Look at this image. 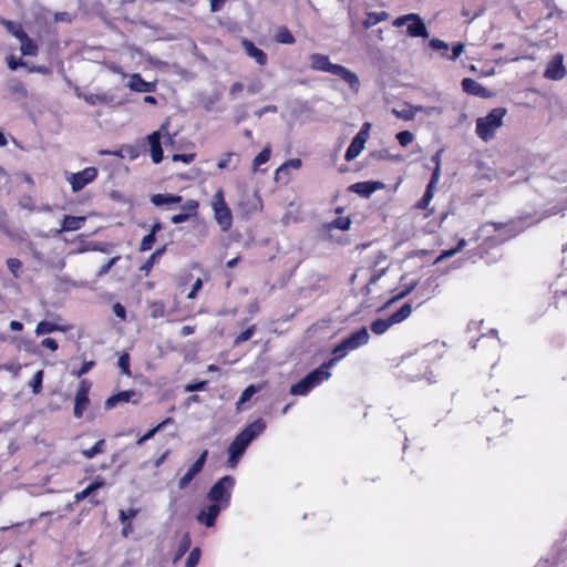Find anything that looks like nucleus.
<instances>
[{
  "label": "nucleus",
  "instance_id": "nucleus-32",
  "mask_svg": "<svg viewBox=\"0 0 567 567\" xmlns=\"http://www.w3.org/2000/svg\"><path fill=\"white\" fill-rule=\"evenodd\" d=\"M173 423L172 417H166L161 423H158L156 426L150 429L143 436H141L137 441V445L144 444L146 441L151 440L158 431L164 429L167 424Z\"/></svg>",
  "mask_w": 567,
  "mask_h": 567
},
{
  "label": "nucleus",
  "instance_id": "nucleus-30",
  "mask_svg": "<svg viewBox=\"0 0 567 567\" xmlns=\"http://www.w3.org/2000/svg\"><path fill=\"white\" fill-rule=\"evenodd\" d=\"M275 41L281 44H293L296 39L291 31L287 27L282 25L278 28L275 34Z\"/></svg>",
  "mask_w": 567,
  "mask_h": 567
},
{
  "label": "nucleus",
  "instance_id": "nucleus-34",
  "mask_svg": "<svg viewBox=\"0 0 567 567\" xmlns=\"http://www.w3.org/2000/svg\"><path fill=\"white\" fill-rule=\"evenodd\" d=\"M466 246V240L465 239H460L456 247L454 248H451V249H446V250H443L439 256L437 258L434 260V264H439L441 262L442 260L446 259V258H451L453 257L454 255H456L457 252H460L464 247Z\"/></svg>",
  "mask_w": 567,
  "mask_h": 567
},
{
  "label": "nucleus",
  "instance_id": "nucleus-35",
  "mask_svg": "<svg viewBox=\"0 0 567 567\" xmlns=\"http://www.w3.org/2000/svg\"><path fill=\"white\" fill-rule=\"evenodd\" d=\"M151 317L154 319L162 318L165 315L166 306L162 300H154L147 302Z\"/></svg>",
  "mask_w": 567,
  "mask_h": 567
},
{
  "label": "nucleus",
  "instance_id": "nucleus-26",
  "mask_svg": "<svg viewBox=\"0 0 567 567\" xmlns=\"http://www.w3.org/2000/svg\"><path fill=\"white\" fill-rule=\"evenodd\" d=\"M85 221L83 216L65 215L62 219L60 231H74L80 229Z\"/></svg>",
  "mask_w": 567,
  "mask_h": 567
},
{
  "label": "nucleus",
  "instance_id": "nucleus-17",
  "mask_svg": "<svg viewBox=\"0 0 567 567\" xmlns=\"http://www.w3.org/2000/svg\"><path fill=\"white\" fill-rule=\"evenodd\" d=\"M127 86L132 91L140 93L154 92L156 90V85L154 82L145 81L138 73H134L130 76Z\"/></svg>",
  "mask_w": 567,
  "mask_h": 567
},
{
  "label": "nucleus",
  "instance_id": "nucleus-24",
  "mask_svg": "<svg viewBox=\"0 0 567 567\" xmlns=\"http://www.w3.org/2000/svg\"><path fill=\"white\" fill-rule=\"evenodd\" d=\"M384 187L385 185L382 182L370 181L357 183V195L368 198L371 194Z\"/></svg>",
  "mask_w": 567,
  "mask_h": 567
},
{
  "label": "nucleus",
  "instance_id": "nucleus-44",
  "mask_svg": "<svg viewBox=\"0 0 567 567\" xmlns=\"http://www.w3.org/2000/svg\"><path fill=\"white\" fill-rule=\"evenodd\" d=\"M156 241V236L148 233L147 235H145L141 243H140V247H138V250L141 252H144V251H148L153 248L154 244Z\"/></svg>",
  "mask_w": 567,
  "mask_h": 567
},
{
  "label": "nucleus",
  "instance_id": "nucleus-57",
  "mask_svg": "<svg viewBox=\"0 0 567 567\" xmlns=\"http://www.w3.org/2000/svg\"><path fill=\"white\" fill-rule=\"evenodd\" d=\"M196 157V154L195 153H188V154H174L172 159L174 162H183L185 164H190L192 162H194Z\"/></svg>",
  "mask_w": 567,
  "mask_h": 567
},
{
  "label": "nucleus",
  "instance_id": "nucleus-49",
  "mask_svg": "<svg viewBox=\"0 0 567 567\" xmlns=\"http://www.w3.org/2000/svg\"><path fill=\"white\" fill-rule=\"evenodd\" d=\"M117 364L123 374L131 377V367H130V355L128 353H123L120 355Z\"/></svg>",
  "mask_w": 567,
  "mask_h": 567
},
{
  "label": "nucleus",
  "instance_id": "nucleus-53",
  "mask_svg": "<svg viewBox=\"0 0 567 567\" xmlns=\"http://www.w3.org/2000/svg\"><path fill=\"white\" fill-rule=\"evenodd\" d=\"M429 44L432 49L442 51V55H447L449 44L446 42L440 39H432Z\"/></svg>",
  "mask_w": 567,
  "mask_h": 567
},
{
  "label": "nucleus",
  "instance_id": "nucleus-38",
  "mask_svg": "<svg viewBox=\"0 0 567 567\" xmlns=\"http://www.w3.org/2000/svg\"><path fill=\"white\" fill-rule=\"evenodd\" d=\"M393 113L396 115V117L409 121L415 117L416 109L414 105L406 104L400 110H394Z\"/></svg>",
  "mask_w": 567,
  "mask_h": 567
},
{
  "label": "nucleus",
  "instance_id": "nucleus-22",
  "mask_svg": "<svg viewBox=\"0 0 567 567\" xmlns=\"http://www.w3.org/2000/svg\"><path fill=\"white\" fill-rule=\"evenodd\" d=\"M166 246L164 245L161 248H157L151 256L140 266L138 270L144 275L148 276L154 267V265L158 261V259L165 254Z\"/></svg>",
  "mask_w": 567,
  "mask_h": 567
},
{
  "label": "nucleus",
  "instance_id": "nucleus-47",
  "mask_svg": "<svg viewBox=\"0 0 567 567\" xmlns=\"http://www.w3.org/2000/svg\"><path fill=\"white\" fill-rule=\"evenodd\" d=\"M255 330H256L255 324L248 327L246 330L241 331L239 334L236 336L234 343L236 346H238L240 343L248 341L255 333Z\"/></svg>",
  "mask_w": 567,
  "mask_h": 567
},
{
  "label": "nucleus",
  "instance_id": "nucleus-60",
  "mask_svg": "<svg viewBox=\"0 0 567 567\" xmlns=\"http://www.w3.org/2000/svg\"><path fill=\"white\" fill-rule=\"evenodd\" d=\"M118 259H120V256H115V257L111 258L106 264L101 266L100 270L97 271V275L102 276V275L107 274Z\"/></svg>",
  "mask_w": 567,
  "mask_h": 567
},
{
  "label": "nucleus",
  "instance_id": "nucleus-36",
  "mask_svg": "<svg viewBox=\"0 0 567 567\" xmlns=\"http://www.w3.org/2000/svg\"><path fill=\"white\" fill-rule=\"evenodd\" d=\"M370 127L371 124L367 122L362 125L360 132L357 133V156L364 148V143L367 142V138L369 136Z\"/></svg>",
  "mask_w": 567,
  "mask_h": 567
},
{
  "label": "nucleus",
  "instance_id": "nucleus-16",
  "mask_svg": "<svg viewBox=\"0 0 567 567\" xmlns=\"http://www.w3.org/2000/svg\"><path fill=\"white\" fill-rule=\"evenodd\" d=\"M221 509H225V507L213 503L199 512L197 519L207 527H213Z\"/></svg>",
  "mask_w": 567,
  "mask_h": 567
},
{
  "label": "nucleus",
  "instance_id": "nucleus-42",
  "mask_svg": "<svg viewBox=\"0 0 567 567\" xmlns=\"http://www.w3.org/2000/svg\"><path fill=\"white\" fill-rule=\"evenodd\" d=\"M6 264H7L9 271L12 274V276L16 279H19L21 277V270H22L21 260L18 258H8Z\"/></svg>",
  "mask_w": 567,
  "mask_h": 567
},
{
  "label": "nucleus",
  "instance_id": "nucleus-25",
  "mask_svg": "<svg viewBox=\"0 0 567 567\" xmlns=\"http://www.w3.org/2000/svg\"><path fill=\"white\" fill-rule=\"evenodd\" d=\"M462 89L464 92L472 94V95L482 96V97L487 96L486 89L484 86H482L477 81L470 79V78L463 79Z\"/></svg>",
  "mask_w": 567,
  "mask_h": 567
},
{
  "label": "nucleus",
  "instance_id": "nucleus-54",
  "mask_svg": "<svg viewBox=\"0 0 567 567\" xmlns=\"http://www.w3.org/2000/svg\"><path fill=\"white\" fill-rule=\"evenodd\" d=\"M6 61H7V65L10 70L14 71L17 70L18 68H21V66H27V63L21 60V59H16L14 55H8L6 58Z\"/></svg>",
  "mask_w": 567,
  "mask_h": 567
},
{
  "label": "nucleus",
  "instance_id": "nucleus-5",
  "mask_svg": "<svg viewBox=\"0 0 567 567\" xmlns=\"http://www.w3.org/2000/svg\"><path fill=\"white\" fill-rule=\"evenodd\" d=\"M234 486L235 478L231 475H225L210 487L207 497L213 503L227 508L230 504Z\"/></svg>",
  "mask_w": 567,
  "mask_h": 567
},
{
  "label": "nucleus",
  "instance_id": "nucleus-21",
  "mask_svg": "<svg viewBox=\"0 0 567 567\" xmlns=\"http://www.w3.org/2000/svg\"><path fill=\"white\" fill-rule=\"evenodd\" d=\"M83 100L89 105H109L113 102L114 97L112 94L102 92V93H87L82 95Z\"/></svg>",
  "mask_w": 567,
  "mask_h": 567
},
{
  "label": "nucleus",
  "instance_id": "nucleus-33",
  "mask_svg": "<svg viewBox=\"0 0 567 567\" xmlns=\"http://www.w3.org/2000/svg\"><path fill=\"white\" fill-rule=\"evenodd\" d=\"M351 219L349 217H337L331 223L324 224L323 229L330 233L333 228H338L340 230H347L350 228Z\"/></svg>",
  "mask_w": 567,
  "mask_h": 567
},
{
  "label": "nucleus",
  "instance_id": "nucleus-37",
  "mask_svg": "<svg viewBox=\"0 0 567 567\" xmlns=\"http://www.w3.org/2000/svg\"><path fill=\"white\" fill-rule=\"evenodd\" d=\"M59 330L62 329L58 324L45 320L40 321L35 327V333L38 336L51 333Z\"/></svg>",
  "mask_w": 567,
  "mask_h": 567
},
{
  "label": "nucleus",
  "instance_id": "nucleus-19",
  "mask_svg": "<svg viewBox=\"0 0 567 567\" xmlns=\"http://www.w3.org/2000/svg\"><path fill=\"white\" fill-rule=\"evenodd\" d=\"M266 429V423L262 419H257L256 421L249 423L239 434L247 440L249 443L261 434Z\"/></svg>",
  "mask_w": 567,
  "mask_h": 567
},
{
  "label": "nucleus",
  "instance_id": "nucleus-59",
  "mask_svg": "<svg viewBox=\"0 0 567 567\" xmlns=\"http://www.w3.org/2000/svg\"><path fill=\"white\" fill-rule=\"evenodd\" d=\"M369 337V332L365 328L357 330V347L368 343Z\"/></svg>",
  "mask_w": 567,
  "mask_h": 567
},
{
  "label": "nucleus",
  "instance_id": "nucleus-1",
  "mask_svg": "<svg viewBox=\"0 0 567 567\" xmlns=\"http://www.w3.org/2000/svg\"><path fill=\"white\" fill-rule=\"evenodd\" d=\"M506 110L503 107L493 109L487 115L476 120L475 133L484 142L494 138L497 130L502 127Z\"/></svg>",
  "mask_w": 567,
  "mask_h": 567
},
{
  "label": "nucleus",
  "instance_id": "nucleus-31",
  "mask_svg": "<svg viewBox=\"0 0 567 567\" xmlns=\"http://www.w3.org/2000/svg\"><path fill=\"white\" fill-rule=\"evenodd\" d=\"M0 23L6 28V30L12 34L18 40L25 33V31L22 28V24L19 22H14L7 19H1Z\"/></svg>",
  "mask_w": 567,
  "mask_h": 567
},
{
  "label": "nucleus",
  "instance_id": "nucleus-10",
  "mask_svg": "<svg viewBox=\"0 0 567 567\" xmlns=\"http://www.w3.org/2000/svg\"><path fill=\"white\" fill-rule=\"evenodd\" d=\"M97 175V168L94 166H89L80 172L70 174V176L66 179L70 183L73 192H80L86 185L94 182Z\"/></svg>",
  "mask_w": 567,
  "mask_h": 567
},
{
  "label": "nucleus",
  "instance_id": "nucleus-8",
  "mask_svg": "<svg viewBox=\"0 0 567 567\" xmlns=\"http://www.w3.org/2000/svg\"><path fill=\"white\" fill-rule=\"evenodd\" d=\"M404 24L408 25V34L410 37H413V38H416V37L427 38L429 37L426 27H425L424 22L422 21V19L417 14H415V13L404 14V16L398 17L393 21V25L398 27V28L402 27Z\"/></svg>",
  "mask_w": 567,
  "mask_h": 567
},
{
  "label": "nucleus",
  "instance_id": "nucleus-39",
  "mask_svg": "<svg viewBox=\"0 0 567 567\" xmlns=\"http://www.w3.org/2000/svg\"><path fill=\"white\" fill-rule=\"evenodd\" d=\"M104 449H105V440L101 439L91 449L83 450L82 455L85 458L91 460L94 456H96L97 454L102 453L104 451Z\"/></svg>",
  "mask_w": 567,
  "mask_h": 567
},
{
  "label": "nucleus",
  "instance_id": "nucleus-13",
  "mask_svg": "<svg viewBox=\"0 0 567 567\" xmlns=\"http://www.w3.org/2000/svg\"><path fill=\"white\" fill-rule=\"evenodd\" d=\"M353 349H354V332L350 333L341 343H339L338 346H336L332 349L331 353H332L333 358L328 363H323L324 369L328 370L329 367H331L337 361L344 358L348 354V352Z\"/></svg>",
  "mask_w": 567,
  "mask_h": 567
},
{
  "label": "nucleus",
  "instance_id": "nucleus-4",
  "mask_svg": "<svg viewBox=\"0 0 567 567\" xmlns=\"http://www.w3.org/2000/svg\"><path fill=\"white\" fill-rule=\"evenodd\" d=\"M515 235L511 225L488 223L478 229L476 239L483 238L488 246H493L502 244Z\"/></svg>",
  "mask_w": 567,
  "mask_h": 567
},
{
  "label": "nucleus",
  "instance_id": "nucleus-27",
  "mask_svg": "<svg viewBox=\"0 0 567 567\" xmlns=\"http://www.w3.org/2000/svg\"><path fill=\"white\" fill-rule=\"evenodd\" d=\"M249 444L250 443L240 434H237L228 446V453H233L234 456L241 457Z\"/></svg>",
  "mask_w": 567,
  "mask_h": 567
},
{
  "label": "nucleus",
  "instance_id": "nucleus-63",
  "mask_svg": "<svg viewBox=\"0 0 567 567\" xmlns=\"http://www.w3.org/2000/svg\"><path fill=\"white\" fill-rule=\"evenodd\" d=\"M41 346L43 348L50 349L51 351H55L59 348V344H58L56 340L53 339V338H44L41 341Z\"/></svg>",
  "mask_w": 567,
  "mask_h": 567
},
{
  "label": "nucleus",
  "instance_id": "nucleus-43",
  "mask_svg": "<svg viewBox=\"0 0 567 567\" xmlns=\"http://www.w3.org/2000/svg\"><path fill=\"white\" fill-rule=\"evenodd\" d=\"M270 155L271 151L269 147H265L261 152H259L252 161L254 169H257L260 165L267 163L270 159Z\"/></svg>",
  "mask_w": 567,
  "mask_h": 567
},
{
  "label": "nucleus",
  "instance_id": "nucleus-28",
  "mask_svg": "<svg viewBox=\"0 0 567 567\" xmlns=\"http://www.w3.org/2000/svg\"><path fill=\"white\" fill-rule=\"evenodd\" d=\"M8 91L11 95L20 99H25L28 96V90L24 83L18 79H13L8 83Z\"/></svg>",
  "mask_w": 567,
  "mask_h": 567
},
{
  "label": "nucleus",
  "instance_id": "nucleus-61",
  "mask_svg": "<svg viewBox=\"0 0 567 567\" xmlns=\"http://www.w3.org/2000/svg\"><path fill=\"white\" fill-rule=\"evenodd\" d=\"M233 156H234V153H231V152H227V153L223 154V156L217 162V167L219 169L227 168Z\"/></svg>",
  "mask_w": 567,
  "mask_h": 567
},
{
  "label": "nucleus",
  "instance_id": "nucleus-23",
  "mask_svg": "<svg viewBox=\"0 0 567 567\" xmlns=\"http://www.w3.org/2000/svg\"><path fill=\"white\" fill-rule=\"evenodd\" d=\"M19 41L21 42L20 51L24 56H37L39 53V47L33 39H31L25 32Z\"/></svg>",
  "mask_w": 567,
  "mask_h": 567
},
{
  "label": "nucleus",
  "instance_id": "nucleus-48",
  "mask_svg": "<svg viewBox=\"0 0 567 567\" xmlns=\"http://www.w3.org/2000/svg\"><path fill=\"white\" fill-rule=\"evenodd\" d=\"M42 381H43V371L39 370L38 372H35V374L33 375V378L30 381V386L32 388V392L34 394H38L41 392Z\"/></svg>",
  "mask_w": 567,
  "mask_h": 567
},
{
  "label": "nucleus",
  "instance_id": "nucleus-14",
  "mask_svg": "<svg viewBox=\"0 0 567 567\" xmlns=\"http://www.w3.org/2000/svg\"><path fill=\"white\" fill-rule=\"evenodd\" d=\"M546 79L558 81L565 78L566 69L563 64V56L556 55L547 65L545 73Z\"/></svg>",
  "mask_w": 567,
  "mask_h": 567
},
{
  "label": "nucleus",
  "instance_id": "nucleus-7",
  "mask_svg": "<svg viewBox=\"0 0 567 567\" xmlns=\"http://www.w3.org/2000/svg\"><path fill=\"white\" fill-rule=\"evenodd\" d=\"M411 303H404L396 312L392 313L388 319H378L372 322L371 330L375 334L384 333L391 326L400 323L408 319L412 313Z\"/></svg>",
  "mask_w": 567,
  "mask_h": 567
},
{
  "label": "nucleus",
  "instance_id": "nucleus-20",
  "mask_svg": "<svg viewBox=\"0 0 567 567\" xmlns=\"http://www.w3.org/2000/svg\"><path fill=\"white\" fill-rule=\"evenodd\" d=\"M182 199H183L182 196L175 195V194H169V193L153 194L150 198L151 203L156 207L179 204L182 202Z\"/></svg>",
  "mask_w": 567,
  "mask_h": 567
},
{
  "label": "nucleus",
  "instance_id": "nucleus-55",
  "mask_svg": "<svg viewBox=\"0 0 567 567\" xmlns=\"http://www.w3.org/2000/svg\"><path fill=\"white\" fill-rule=\"evenodd\" d=\"M432 198H433V189L426 187V190H425L423 197L417 203V207L421 208V209L427 208V206L430 205Z\"/></svg>",
  "mask_w": 567,
  "mask_h": 567
},
{
  "label": "nucleus",
  "instance_id": "nucleus-41",
  "mask_svg": "<svg viewBox=\"0 0 567 567\" xmlns=\"http://www.w3.org/2000/svg\"><path fill=\"white\" fill-rule=\"evenodd\" d=\"M198 209H199V203L196 199H187L182 205L183 213H185L190 218L196 217L198 215Z\"/></svg>",
  "mask_w": 567,
  "mask_h": 567
},
{
  "label": "nucleus",
  "instance_id": "nucleus-56",
  "mask_svg": "<svg viewBox=\"0 0 567 567\" xmlns=\"http://www.w3.org/2000/svg\"><path fill=\"white\" fill-rule=\"evenodd\" d=\"M207 456H208V451L207 450H204L200 455L198 456V458L192 464V466L198 472L200 473L205 463H206V460H207Z\"/></svg>",
  "mask_w": 567,
  "mask_h": 567
},
{
  "label": "nucleus",
  "instance_id": "nucleus-18",
  "mask_svg": "<svg viewBox=\"0 0 567 567\" xmlns=\"http://www.w3.org/2000/svg\"><path fill=\"white\" fill-rule=\"evenodd\" d=\"M150 153L153 163L158 164L163 161V148L161 143V133L155 131L147 136Z\"/></svg>",
  "mask_w": 567,
  "mask_h": 567
},
{
  "label": "nucleus",
  "instance_id": "nucleus-50",
  "mask_svg": "<svg viewBox=\"0 0 567 567\" xmlns=\"http://www.w3.org/2000/svg\"><path fill=\"white\" fill-rule=\"evenodd\" d=\"M259 390V388H257L256 385L254 384H250L248 385L240 394L239 396V400L237 402V406H239L240 404L247 402L248 400H250V398Z\"/></svg>",
  "mask_w": 567,
  "mask_h": 567
},
{
  "label": "nucleus",
  "instance_id": "nucleus-12",
  "mask_svg": "<svg viewBox=\"0 0 567 567\" xmlns=\"http://www.w3.org/2000/svg\"><path fill=\"white\" fill-rule=\"evenodd\" d=\"M142 394L136 392L133 389L121 391L109 396L104 403V408L106 410H111L115 408L118 403H127L132 402L133 404H138L141 401Z\"/></svg>",
  "mask_w": 567,
  "mask_h": 567
},
{
  "label": "nucleus",
  "instance_id": "nucleus-11",
  "mask_svg": "<svg viewBox=\"0 0 567 567\" xmlns=\"http://www.w3.org/2000/svg\"><path fill=\"white\" fill-rule=\"evenodd\" d=\"M302 166L300 158H290L282 163L276 171L274 179L277 183L287 185L291 179V171H298Z\"/></svg>",
  "mask_w": 567,
  "mask_h": 567
},
{
  "label": "nucleus",
  "instance_id": "nucleus-2",
  "mask_svg": "<svg viewBox=\"0 0 567 567\" xmlns=\"http://www.w3.org/2000/svg\"><path fill=\"white\" fill-rule=\"evenodd\" d=\"M310 69L313 71L328 72L341 78L350 86L354 84V73L340 64L330 62L328 55L313 53L309 56Z\"/></svg>",
  "mask_w": 567,
  "mask_h": 567
},
{
  "label": "nucleus",
  "instance_id": "nucleus-51",
  "mask_svg": "<svg viewBox=\"0 0 567 567\" xmlns=\"http://www.w3.org/2000/svg\"><path fill=\"white\" fill-rule=\"evenodd\" d=\"M413 134L410 131H402L396 134V140L399 144L403 147H406L409 144L413 142Z\"/></svg>",
  "mask_w": 567,
  "mask_h": 567
},
{
  "label": "nucleus",
  "instance_id": "nucleus-6",
  "mask_svg": "<svg viewBox=\"0 0 567 567\" xmlns=\"http://www.w3.org/2000/svg\"><path fill=\"white\" fill-rule=\"evenodd\" d=\"M330 377V372L324 369V364H321L319 368L309 372L305 378H302L299 382L295 383L290 388V394L292 395H306L313 388L319 385L322 381L327 380Z\"/></svg>",
  "mask_w": 567,
  "mask_h": 567
},
{
  "label": "nucleus",
  "instance_id": "nucleus-15",
  "mask_svg": "<svg viewBox=\"0 0 567 567\" xmlns=\"http://www.w3.org/2000/svg\"><path fill=\"white\" fill-rule=\"evenodd\" d=\"M240 43L246 54L254 59L258 65L264 66L267 64V54L261 49L257 48L252 41L243 39Z\"/></svg>",
  "mask_w": 567,
  "mask_h": 567
},
{
  "label": "nucleus",
  "instance_id": "nucleus-45",
  "mask_svg": "<svg viewBox=\"0 0 567 567\" xmlns=\"http://www.w3.org/2000/svg\"><path fill=\"white\" fill-rule=\"evenodd\" d=\"M199 474L192 465L187 470V472L179 478L178 481V487L181 489L187 487V485L193 481V478Z\"/></svg>",
  "mask_w": 567,
  "mask_h": 567
},
{
  "label": "nucleus",
  "instance_id": "nucleus-3",
  "mask_svg": "<svg viewBox=\"0 0 567 567\" xmlns=\"http://www.w3.org/2000/svg\"><path fill=\"white\" fill-rule=\"evenodd\" d=\"M210 207L214 213V219L221 231H228L233 227V213L225 199L224 189L218 188L212 197Z\"/></svg>",
  "mask_w": 567,
  "mask_h": 567
},
{
  "label": "nucleus",
  "instance_id": "nucleus-40",
  "mask_svg": "<svg viewBox=\"0 0 567 567\" xmlns=\"http://www.w3.org/2000/svg\"><path fill=\"white\" fill-rule=\"evenodd\" d=\"M388 13L385 11L381 12H371L367 16V19L364 20L363 24L365 28H370L381 21H384L388 19Z\"/></svg>",
  "mask_w": 567,
  "mask_h": 567
},
{
  "label": "nucleus",
  "instance_id": "nucleus-9",
  "mask_svg": "<svg viewBox=\"0 0 567 567\" xmlns=\"http://www.w3.org/2000/svg\"><path fill=\"white\" fill-rule=\"evenodd\" d=\"M91 388H92V383L87 379H82L79 382V385H78V389L75 392L74 408H73V415L76 419H81L83 416L84 412L90 406L89 393H90Z\"/></svg>",
  "mask_w": 567,
  "mask_h": 567
},
{
  "label": "nucleus",
  "instance_id": "nucleus-29",
  "mask_svg": "<svg viewBox=\"0 0 567 567\" xmlns=\"http://www.w3.org/2000/svg\"><path fill=\"white\" fill-rule=\"evenodd\" d=\"M190 546H192L190 535H189V533H184L178 543L173 561L174 563L178 561L189 550Z\"/></svg>",
  "mask_w": 567,
  "mask_h": 567
},
{
  "label": "nucleus",
  "instance_id": "nucleus-46",
  "mask_svg": "<svg viewBox=\"0 0 567 567\" xmlns=\"http://www.w3.org/2000/svg\"><path fill=\"white\" fill-rule=\"evenodd\" d=\"M200 555L202 551L199 547L193 548L187 556L185 567H196L199 563Z\"/></svg>",
  "mask_w": 567,
  "mask_h": 567
},
{
  "label": "nucleus",
  "instance_id": "nucleus-62",
  "mask_svg": "<svg viewBox=\"0 0 567 567\" xmlns=\"http://www.w3.org/2000/svg\"><path fill=\"white\" fill-rule=\"evenodd\" d=\"M202 287H203V280L200 278H197L195 280V282L193 284L192 290L188 292L187 298L194 299L196 297L197 292L202 289Z\"/></svg>",
  "mask_w": 567,
  "mask_h": 567
},
{
  "label": "nucleus",
  "instance_id": "nucleus-52",
  "mask_svg": "<svg viewBox=\"0 0 567 567\" xmlns=\"http://www.w3.org/2000/svg\"><path fill=\"white\" fill-rule=\"evenodd\" d=\"M94 365L95 361H84L79 369L72 371V375L81 378L82 375L86 374Z\"/></svg>",
  "mask_w": 567,
  "mask_h": 567
},
{
  "label": "nucleus",
  "instance_id": "nucleus-58",
  "mask_svg": "<svg viewBox=\"0 0 567 567\" xmlns=\"http://www.w3.org/2000/svg\"><path fill=\"white\" fill-rule=\"evenodd\" d=\"M112 310H113V313L117 318H120L122 321L126 320V309L122 303L115 302L112 307Z\"/></svg>",
  "mask_w": 567,
  "mask_h": 567
},
{
  "label": "nucleus",
  "instance_id": "nucleus-64",
  "mask_svg": "<svg viewBox=\"0 0 567 567\" xmlns=\"http://www.w3.org/2000/svg\"><path fill=\"white\" fill-rule=\"evenodd\" d=\"M464 51L463 43L458 42L453 45L452 55L449 56L450 60H456Z\"/></svg>",
  "mask_w": 567,
  "mask_h": 567
}]
</instances>
